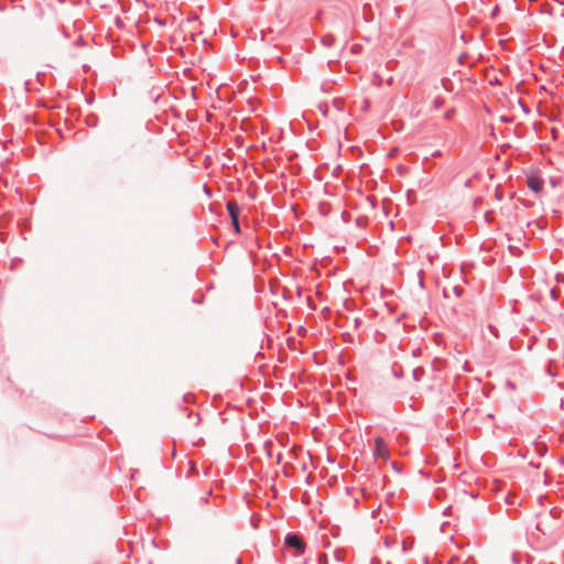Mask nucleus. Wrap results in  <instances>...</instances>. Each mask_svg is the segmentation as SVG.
Returning <instances> with one entry per match:
<instances>
[{
	"label": "nucleus",
	"mask_w": 564,
	"mask_h": 564,
	"mask_svg": "<svg viewBox=\"0 0 564 564\" xmlns=\"http://www.w3.org/2000/svg\"><path fill=\"white\" fill-rule=\"evenodd\" d=\"M373 456L384 460L389 458L388 447L381 437H377L375 441Z\"/></svg>",
	"instance_id": "obj_1"
},
{
	"label": "nucleus",
	"mask_w": 564,
	"mask_h": 564,
	"mask_svg": "<svg viewBox=\"0 0 564 564\" xmlns=\"http://www.w3.org/2000/svg\"><path fill=\"white\" fill-rule=\"evenodd\" d=\"M285 544L297 550L299 553H303L305 550L304 542L297 535H288Z\"/></svg>",
	"instance_id": "obj_2"
},
{
	"label": "nucleus",
	"mask_w": 564,
	"mask_h": 564,
	"mask_svg": "<svg viewBox=\"0 0 564 564\" xmlns=\"http://www.w3.org/2000/svg\"><path fill=\"white\" fill-rule=\"evenodd\" d=\"M527 184L530 189H532L535 193H540L543 189V181L535 175H531L527 180Z\"/></svg>",
	"instance_id": "obj_3"
},
{
	"label": "nucleus",
	"mask_w": 564,
	"mask_h": 564,
	"mask_svg": "<svg viewBox=\"0 0 564 564\" xmlns=\"http://www.w3.org/2000/svg\"><path fill=\"white\" fill-rule=\"evenodd\" d=\"M227 209H228V213H229L231 219L238 217V215H239V206H238V204L236 202L229 200L227 203Z\"/></svg>",
	"instance_id": "obj_4"
},
{
	"label": "nucleus",
	"mask_w": 564,
	"mask_h": 564,
	"mask_svg": "<svg viewBox=\"0 0 564 564\" xmlns=\"http://www.w3.org/2000/svg\"><path fill=\"white\" fill-rule=\"evenodd\" d=\"M231 221H232V225H234V227H235V230H236L237 232H239V231H240V228H239L238 217H237V218H232V219H231Z\"/></svg>",
	"instance_id": "obj_5"
}]
</instances>
